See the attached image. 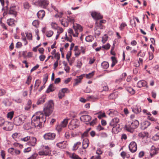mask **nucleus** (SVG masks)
I'll list each match as a JSON object with an SVG mask.
<instances>
[{
  "label": "nucleus",
  "instance_id": "obj_1",
  "mask_svg": "<svg viewBox=\"0 0 159 159\" xmlns=\"http://www.w3.org/2000/svg\"><path fill=\"white\" fill-rule=\"evenodd\" d=\"M54 103L53 101L50 100L47 102L44 105L43 108V111L45 115L43 113L40 114V123L45 122L46 121V116H49L52 112L54 108Z\"/></svg>",
  "mask_w": 159,
  "mask_h": 159
},
{
  "label": "nucleus",
  "instance_id": "obj_2",
  "mask_svg": "<svg viewBox=\"0 0 159 159\" xmlns=\"http://www.w3.org/2000/svg\"><path fill=\"white\" fill-rule=\"evenodd\" d=\"M139 124V121L135 120L131 122L130 124H129L126 125V129L127 131L132 133L134 129L136 128L138 126Z\"/></svg>",
  "mask_w": 159,
  "mask_h": 159
},
{
  "label": "nucleus",
  "instance_id": "obj_3",
  "mask_svg": "<svg viewBox=\"0 0 159 159\" xmlns=\"http://www.w3.org/2000/svg\"><path fill=\"white\" fill-rule=\"evenodd\" d=\"M26 119V116L23 115H20L14 118L13 123L16 126L20 125L24 123Z\"/></svg>",
  "mask_w": 159,
  "mask_h": 159
},
{
  "label": "nucleus",
  "instance_id": "obj_4",
  "mask_svg": "<svg viewBox=\"0 0 159 159\" xmlns=\"http://www.w3.org/2000/svg\"><path fill=\"white\" fill-rule=\"evenodd\" d=\"M42 150L40 151V155H50L51 150L48 146L43 145L41 146Z\"/></svg>",
  "mask_w": 159,
  "mask_h": 159
},
{
  "label": "nucleus",
  "instance_id": "obj_5",
  "mask_svg": "<svg viewBox=\"0 0 159 159\" xmlns=\"http://www.w3.org/2000/svg\"><path fill=\"white\" fill-rule=\"evenodd\" d=\"M68 119H65L60 124L57 125L56 129L58 132L60 131L63 128L65 127L66 126L68 123Z\"/></svg>",
  "mask_w": 159,
  "mask_h": 159
},
{
  "label": "nucleus",
  "instance_id": "obj_6",
  "mask_svg": "<svg viewBox=\"0 0 159 159\" xmlns=\"http://www.w3.org/2000/svg\"><path fill=\"white\" fill-rule=\"evenodd\" d=\"M79 126V122L75 120H73L69 124L68 127L70 129L73 130L78 128Z\"/></svg>",
  "mask_w": 159,
  "mask_h": 159
},
{
  "label": "nucleus",
  "instance_id": "obj_7",
  "mask_svg": "<svg viewBox=\"0 0 159 159\" xmlns=\"http://www.w3.org/2000/svg\"><path fill=\"white\" fill-rule=\"evenodd\" d=\"M32 124L34 125L35 127L39 126L40 117L38 116H33L32 120Z\"/></svg>",
  "mask_w": 159,
  "mask_h": 159
},
{
  "label": "nucleus",
  "instance_id": "obj_8",
  "mask_svg": "<svg viewBox=\"0 0 159 159\" xmlns=\"http://www.w3.org/2000/svg\"><path fill=\"white\" fill-rule=\"evenodd\" d=\"M7 12L8 14L11 15H13L16 17L17 13L16 6L14 5H11Z\"/></svg>",
  "mask_w": 159,
  "mask_h": 159
},
{
  "label": "nucleus",
  "instance_id": "obj_9",
  "mask_svg": "<svg viewBox=\"0 0 159 159\" xmlns=\"http://www.w3.org/2000/svg\"><path fill=\"white\" fill-rule=\"evenodd\" d=\"M91 117L88 115H83L81 116L80 119L81 121L85 123L86 124H88L89 122L91 119Z\"/></svg>",
  "mask_w": 159,
  "mask_h": 159
},
{
  "label": "nucleus",
  "instance_id": "obj_10",
  "mask_svg": "<svg viewBox=\"0 0 159 159\" xmlns=\"http://www.w3.org/2000/svg\"><path fill=\"white\" fill-rule=\"evenodd\" d=\"M129 148L131 152H135L137 149L136 143L134 142H131L129 146Z\"/></svg>",
  "mask_w": 159,
  "mask_h": 159
},
{
  "label": "nucleus",
  "instance_id": "obj_11",
  "mask_svg": "<svg viewBox=\"0 0 159 159\" xmlns=\"http://www.w3.org/2000/svg\"><path fill=\"white\" fill-rule=\"evenodd\" d=\"M56 134L54 133H48L45 134L43 136L46 140H53L55 137Z\"/></svg>",
  "mask_w": 159,
  "mask_h": 159
},
{
  "label": "nucleus",
  "instance_id": "obj_12",
  "mask_svg": "<svg viewBox=\"0 0 159 159\" xmlns=\"http://www.w3.org/2000/svg\"><path fill=\"white\" fill-rule=\"evenodd\" d=\"M5 126L3 129L6 131H10L13 129V124L11 122L6 121L5 123Z\"/></svg>",
  "mask_w": 159,
  "mask_h": 159
},
{
  "label": "nucleus",
  "instance_id": "obj_13",
  "mask_svg": "<svg viewBox=\"0 0 159 159\" xmlns=\"http://www.w3.org/2000/svg\"><path fill=\"white\" fill-rule=\"evenodd\" d=\"M73 27L75 33L78 34L79 32H81L83 30L81 26L77 23L73 24Z\"/></svg>",
  "mask_w": 159,
  "mask_h": 159
},
{
  "label": "nucleus",
  "instance_id": "obj_14",
  "mask_svg": "<svg viewBox=\"0 0 159 159\" xmlns=\"http://www.w3.org/2000/svg\"><path fill=\"white\" fill-rule=\"evenodd\" d=\"M159 150V148H156L154 146L151 147L150 150V155L151 157L153 156L154 155L157 154Z\"/></svg>",
  "mask_w": 159,
  "mask_h": 159
},
{
  "label": "nucleus",
  "instance_id": "obj_15",
  "mask_svg": "<svg viewBox=\"0 0 159 159\" xmlns=\"http://www.w3.org/2000/svg\"><path fill=\"white\" fill-rule=\"evenodd\" d=\"M91 15L92 17L96 20L98 19H100L102 18L103 16H102L100 13H99L96 12H93L91 14Z\"/></svg>",
  "mask_w": 159,
  "mask_h": 159
},
{
  "label": "nucleus",
  "instance_id": "obj_16",
  "mask_svg": "<svg viewBox=\"0 0 159 159\" xmlns=\"http://www.w3.org/2000/svg\"><path fill=\"white\" fill-rule=\"evenodd\" d=\"M107 113L110 116L113 117L117 115L118 113L117 111L114 110L110 109L107 111Z\"/></svg>",
  "mask_w": 159,
  "mask_h": 159
},
{
  "label": "nucleus",
  "instance_id": "obj_17",
  "mask_svg": "<svg viewBox=\"0 0 159 159\" xmlns=\"http://www.w3.org/2000/svg\"><path fill=\"white\" fill-rule=\"evenodd\" d=\"M89 142L88 139L86 138L84 139L83 141L82 148L83 149H86L89 145Z\"/></svg>",
  "mask_w": 159,
  "mask_h": 159
},
{
  "label": "nucleus",
  "instance_id": "obj_18",
  "mask_svg": "<svg viewBox=\"0 0 159 159\" xmlns=\"http://www.w3.org/2000/svg\"><path fill=\"white\" fill-rule=\"evenodd\" d=\"M85 75V74L81 75L79 77H78V78L75 79V82L74 84V86H76L79 84L81 82V80L83 78V76H84Z\"/></svg>",
  "mask_w": 159,
  "mask_h": 159
},
{
  "label": "nucleus",
  "instance_id": "obj_19",
  "mask_svg": "<svg viewBox=\"0 0 159 159\" xmlns=\"http://www.w3.org/2000/svg\"><path fill=\"white\" fill-rule=\"evenodd\" d=\"M49 4V2L47 0H40V7L46 8Z\"/></svg>",
  "mask_w": 159,
  "mask_h": 159
},
{
  "label": "nucleus",
  "instance_id": "obj_20",
  "mask_svg": "<svg viewBox=\"0 0 159 159\" xmlns=\"http://www.w3.org/2000/svg\"><path fill=\"white\" fill-rule=\"evenodd\" d=\"M15 20L12 18L8 19L7 20V23L10 26L13 27L15 25Z\"/></svg>",
  "mask_w": 159,
  "mask_h": 159
},
{
  "label": "nucleus",
  "instance_id": "obj_21",
  "mask_svg": "<svg viewBox=\"0 0 159 159\" xmlns=\"http://www.w3.org/2000/svg\"><path fill=\"white\" fill-rule=\"evenodd\" d=\"M132 110L134 112L138 113L141 111V110L140 106L136 105L132 108Z\"/></svg>",
  "mask_w": 159,
  "mask_h": 159
},
{
  "label": "nucleus",
  "instance_id": "obj_22",
  "mask_svg": "<svg viewBox=\"0 0 159 159\" xmlns=\"http://www.w3.org/2000/svg\"><path fill=\"white\" fill-rule=\"evenodd\" d=\"M146 82L143 80H140L138 82L137 84V87L141 88L143 86H145L147 85Z\"/></svg>",
  "mask_w": 159,
  "mask_h": 159
},
{
  "label": "nucleus",
  "instance_id": "obj_23",
  "mask_svg": "<svg viewBox=\"0 0 159 159\" xmlns=\"http://www.w3.org/2000/svg\"><path fill=\"white\" fill-rule=\"evenodd\" d=\"M119 120L118 118H115L113 119L110 123V125L111 126H115L119 122Z\"/></svg>",
  "mask_w": 159,
  "mask_h": 159
},
{
  "label": "nucleus",
  "instance_id": "obj_24",
  "mask_svg": "<svg viewBox=\"0 0 159 159\" xmlns=\"http://www.w3.org/2000/svg\"><path fill=\"white\" fill-rule=\"evenodd\" d=\"M67 21L68 22V24L69 23H71L74 24V23L75 21V17L72 16H67V19H66Z\"/></svg>",
  "mask_w": 159,
  "mask_h": 159
},
{
  "label": "nucleus",
  "instance_id": "obj_25",
  "mask_svg": "<svg viewBox=\"0 0 159 159\" xmlns=\"http://www.w3.org/2000/svg\"><path fill=\"white\" fill-rule=\"evenodd\" d=\"M148 133L146 132H143L139 133L138 134V136L142 139L145 136H148Z\"/></svg>",
  "mask_w": 159,
  "mask_h": 159
},
{
  "label": "nucleus",
  "instance_id": "obj_26",
  "mask_svg": "<svg viewBox=\"0 0 159 159\" xmlns=\"http://www.w3.org/2000/svg\"><path fill=\"white\" fill-rule=\"evenodd\" d=\"M60 21L61 25L64 27H67L69 24L67 20L66 19H63Z\"/></svg>",
  "mask_w": 159,
  "mask_h": 159
},
{
  "label": "nucleus",
  "instance_id": "obj_27",
  "mask_svg": "<svg viewBox=\"0 0 159 159\" xmlns=\"http://www.w3.org/2000/svg\"><path fill=\"white\" fill-rule=\"evenodd\" d=\"M55 90V88L53 84H50L47 90H46V92L47 93H49L51 92H52Z\"/></svg>",
  "mask_w": 159,
  "mask_h": 159
},
{
  "label": "nucleus",
  "instance_id": "obj_28",
  "mask_svg": "<svg viewBox=\"0 0 159 159\" xmlns=\"http://www.w3.org/2000/svg\"><path fill=\"white\" fill-rule=\"evenodd\" d=\"M68 32L70 34V35H72L74 37H76L78 36V34L75 32L74 33L73 30L71 29H69L68 30Z\"/></svg>",
  "mask_w": 159,
  "mask_h": 159
},
{
  "label": "nucleus",
  "instance_id": "obj_29",
  "mask_svg": "<svg viewBox=\"0 0 159 159\" xmlns=\"http://www.w3.org/2000/svg\"><path fill=\"white\" fill-rule=\"evenodd\" d=\"M36 142V138L32 137L30 139V144L32 146H34L35 145Z\"/></svg>",
  "mask_w": 159,
  "mask_h": 159
},
{
  "label": "nucleus",
  "instance_id": "obj_30",
  "mask_svg": "<svg viewBox=\"0 0 159 159\" xmlns=\"http://www.w3.org/2000/svg\"><path fill=\"white\" fill-rule=\"evenodd\" d=\"M64 142H61L57 144V147L61 148L64 149L66 148V145L65 144Z\"/></svg>",
  "mask_w": 159,
  "mask_h": 159
},
{
  "label": "nucleus",
  "instance_id": "obj_31",
  "mask_svg": "<svg viewBox=\"0 0 159 159\" xmlns=\"http://www.w3.org/2000/svg\"><path fill=\"white\" fill-rule=\"evenodd\" d=\"M95 28H97L98 29H102L103 26L101 23H100L99 21L98 20H96L95 23Z\"/></svg>",
  "mask_w": 159,
  "mask_h": 159
},
{
  "label": "nucleus",
  "instance_id": "obj_32",
  "mask_svg": "<svg viewBox=\"0 0 159 159\" xmlns=\"http://www.w3.org/2000/svg\"><path fill=\"white\" fill-rule=\"evenodd\" d=\"M126 90L132 95H133L135 93V91L131 87H127L126 88Z\"/></svg>",
  "mask_w": 159,
  "mask_h": 159
},
{
  "label": "nucleus",
  "instance_id": "obj_33",
  "mask_svg": "<svg viewBox=\"0 0 159 159\" xmlns=\"http://www.w3.org/2000/svg\"><path fill=\"white\" fill-rule=\"evenodd\" d=\"M94 38L93 37L92 35H88L85 38V40L87 42H90L92 41L93 40Z\"/></svg>",
  "mask_w": 159,
  "mask_h": 159
},
{
  "label": "nucleus",
  "instance_id": "obj_34",
  "mask_svg": "<svg viewBox=\"0 0 159 159\" xmlns=\"http://www.w3.org/2000/svg\"><path fill=\"white\" fill-rule=\"evenodd\" d=\"M112 60V63L111 66L112 67H113L115 64L117 63V61L116 60V58L114 57H111Z\"/></svg>",
  "mask_w": 159,
  "mask_h": 159
},
{
  "label": "nucleus",
  "instance_id": "obj_35",
  "mask_svg": "<svg viewBox=\"0 0 159 159\" xmlns=\"http://www.w3.org/2000/svg\"><path fill=\"white\" fill-rule=\"evenodd\" d=\"M101 66L103 69H107L109 67V65L107 62L104 61L102 63Z\"/></svg>",
  "mask_w": 159,
  "mask_h": 159
},
{
  "label": "nucleus",
  "instance_id": "obj_36",
  "mask_svg": "<svg viewBox=\"0 0 159 159\" xmlns=\"http://www.w3.org/2000/svg\"><path fill=\"white\" fill-rule=\"evenodd\" d=\"M31 102L30 100L28 101L26 106L25 107V109L26 110H28L31 107Z\"/></svg>",
  "mask_w": 159,
  "mask_h": 159
},
{
  "label": "nucleus",
  "instance_id": "obj_37",
  "mask_svg": "<svg viewBox=\"0 0 159 159\" xmlns=\"http://www.w3.org/2000/svg\"><path fill=\"white\" fill-rule=\"evenodd\" d=\"M31 128V124L30 123L25 124L24 126V129L26 130H29V129H30Z\"/></svg>",
  "mask_w": 159,
  "mask_h": 159
},
{
  "label": "nucleus",
  "instance_id": "obj_38",
  "mask_svg": "<svg viewBox=\"0 0 159 159\" xmlns=\"http://www.w3.org/2000/svg\"><path fill=\"white\" fill-rule=\"evenodd\" d=\"M46 95H43L40 98V104L43 103L46 100Z\"/></svg>",
  "mask_w": 159,
  "mask_h": 159
},
{
  "label": "nucleus",
  "instance_id": "obj_39",
  "mask_svg": "<svg viewBox=\"0 0 159 159\" xmlns=\"http://www.w3.org/2000/svg\"><path fill=\"white\" fill-rule=\"evenodd\" d=\"M98 98L97 97H95L93 96H90L87 98V100L88 101L91 100L94 101L95 100H97Z\"/></svg>",
  "mask_w": 159,
  "mask_h": 159
},
{
  "label": "nucleus",
  "instance_id": "obj_40",
  "mask_svg": "<svg viewBox=\"0 0 159 159\" xmlns=\"http://www.w3.org/2000/svg\"><path fill=\"white\" fill-rule=\"evenodd\" d=\"M14 112L13 111H12L8 113L7 115V116L8 118H10L11 120L13 116Z\"/></svg>",
  "mask_w": 159,
  "mask_h": 159
},
{
  "label": "nucleus",
  "instance_id": "obj_41",
  "mask_svg": "<svg viewBox=\"0 0 159 159\" xmlns=\"http://www.w3.org/2000/svg\"><path fill=\"white\" fill-rule=\"evenodd\" d=\"M100 29H98L97 28H95L94 29V33L95 35L99 36L100 34Z\"/></svg>",
  "mask_w": 159,
  "mask_h": 159
},
{
  "label": "nucleus",
  "instance_id": "obj_42",
  "mask_svg": "<svg viewBox=\"0 0 159 159\" xmlns=\"http://www.w3.org/2000/svg\"><path fill=\"white\" fill-rule=\"evenodd\" d=\"M32 25L36 28L39 27V21L37 20H34L32 23Z\"/></svg>",
  "mask_w": 159,
  "mask_h": 159
},
{
  "label": "nucleus",
  "instance_id": "obj_43",
  "mask_svg": "<svg viewBox=\"0 0 159 159\" xmlns=\"http://www.w3.org/2000/svg\"><path fill=\"white\" fill-rule=\"evenodd\" d=\"M151 123L148 121H146L143 122V124L145 126L144 127L143 129H145L147 128L150 125Z\"/></svg>",
  "mask_w": 159,
  "mask_h": 159
},
{
  "label": "nucleus",
  "instance_id": "obj_44",
  "mask_svg": "<svg viewBox=\"0 0 159 159\" xmlns=\"http://www.w3.org/2000/svg\"><path fill=\"white\" fill-rule=\"evenodd\" d=\"M72 37L71 35L70 34V35L69 37H68L67 35V34L66 33V39H65L67 41H69L70 42H71L72 41Z\"/></svg>",
  "mask_w": 159,
  "mask_h": 159
},
{
  "label": "nucleus",
  "instance_id": "obj_45",
  "mask_svg": "<svg viewBox=\"0 0 159 159\" xmlns=\"http://www.w3.org/2000/svg\"><path fill=\"white\" fill-rule=\"evenodd\" d=\"M94 71H92L91 73H89L88 74H86L85 75L86 77L88 79H89L92 77L94 75Z\"/></svg>",
  "mask_w": 159,
  "mask_h": 159
},
{
  "label": "nucleus",
  "instance_id": "obj_46",
  "mask_svg": "<svg viewBox=\"0 0 159 159\" xmlns=\"http://www.w3.org/2000/svg\"><path fill=\"white\" fill-rule=\"evenodd\" d=\"M45 15V12L43 10H40V19L42 20L44 17Z\"/></svg>",
  "mask_w": 159,
  "mask_h": 159
},
{
  "label": "nucleus",
  "instance_id": "obj_47",
  "mask_svg": "<svg viewBox=\"0 0 159 159\" xmlns=\"http://www.w3.org/2000/svg\"><path fill=\"white\" fill-rule=\"evenodd\" d=\"M53 32L51 30L48 31L46 33V35L48 37H51L53 34Z\"/></svg>",
  "mask_w": 159,
  "mask_h": 159
},
{
  "label": "nucleus",
  "instance_id": "obj_48",
  "mask_svg": "<svg viewBox=\"0 0 159 159\" xmlns=\"http://www.w3.org/2000/svg\"><path fill=\"white\" fill-rule=\"evenodd\" d=\"M48 75L47 74H46L44 75L43 78V82L45 84L48 80Z\"/></svg>",
  "mask_w": 159,
  "mask_h": 159
},
{
  "label": "nucleus",
  "instance_id": "obj_49",
  "mask_svg": "<svg viewBox=\"0 0 159 159\" xmlns=\"http://www.w3.org/2000/svg\"><path fill=\"white\" fill-rule=\"evenodd\" d=\"M23 6L25 9H29L30 7L29 4L27 2H25L23 3Z\"/></svg>",
  "mask_w": 159,
  "mask_h": 159
},
{
  "label": "nucleus",
  "instance_id": "obj_50",
  "mask_svg": "<svg viewBox=\"0 0 159 159\" xmlns=\"http://www.w3.org/2000/svg\"><path fill=\"white\" fill-rule=\"evenodd\" d=\"M21 35H22L21 39L24 42V45H26L28 44V42L26 41V38L25 36H23V35H24V34H21Z\"/></svg>",
  "mask_w": 159,
  "mask_h": 159
},
{
  "label": "nucleus",
  "instance_id": "obj_51",
  "mask_svg": "<svg viewBox=\"0 0 159 159\" xmlns=\"http://www.w3.org/2000/svg\"><path fill=\"white\" fill-rule=\"evenodd\" d=\"M33 3L35 5L37 6H40L39 0H33Z\"/></svg>",
  "mask_w": 159,
  "mask_h": 159
},
{
  "label": "nucleus",
  "instance_id": "obj_52",
  "mask_svg": "<svg viewBox=\"0 0 159 159\" xmlns=\"http://www.w3.org/2000/svg\"><path fill=\"white\" fill-rule=\"evenodd\" d=\"M30 136H27L25 138H21V140L22 141L27 142L30 139Z\"/></svg>",
  "mask_w": 159,
  "mask_h": 159
},
{
  "label": "nucleus",
  "instance_id": "obj_53",
  "mask_svg": "<svg viewBox=\"0 0 159 159\" xmlns=\"http://www.w3.org/2000/svg\"><path fill=\"white\" fill-rule=\"evenodd\" d=\"M39 46L40 44L36 47L33 48L32 50L35 52H36L38 50L40 52V48H39Z\"/></svg>",
  "mask_w": 159,
  "mask_h": 159
},
{
  "label": "nucleus",
  "instance_id": "obj_54",
  "mask_svg": "<svg viewBox=\"0 0 159 159\" xmlns=\"http://www.w3.org/2000/svg\"><path fill=\"white\" fill-rule=\"evenodd\" d=\"M40 85V83L39 80H37L36 81L34 85V88L35 89H37Z\"/></svg>",
  "mask_w": 159,
  "mask_h": 159
},
{
  "label": "nucleus",
  "instance_id": "obj_55",
  "mask_svg": "<svg viewBox=\"0 0 159 159\" xmlns=\"http://www.w3.org/2000/svg\"><path fill=\"white\" fill-rule=\"evenodd\" d=\"M127 26V25L125 23H122L121 24L120 27V29L121 30H122L125 27Z\"/></svg>",
  "mask_w": 159,
  "mask_h": 159
},
{
  "label": "nucleus",
  "instance_id": "obj_56",
  "mask_svg": "<svg viewBox=\"0 0 159 159\" xmlns=\"http://www.w3.org/2000/svg\"><path fill=\"white\" fill-rule=\"evenodd\" d=\"M95 61V59L94 57H90L89 63L90 64H92Z\"/></svg>",
  "mask_w": 159,
  "mask_h": 159
},
{
  "label": "nucleus",
  "instance_id": "obj_57",
  "mask_svg": "<svg viewBox=\"0 0 159 159\" xmlns=\"http://www.w3.org/2000/svg\"><path fill=\"white\" fill-rule=\"evenodd\" d=\"M90 130V129H87L85 131L84 133L82 134V137H84L87 136L88 135V133L89 131Z\"/></svg>",
  "mask_w": 159,
  "mask_h": 159
},
{
  "label": "nucleus",
  "instance_id": "obj_58",
  "mask_svg": "<svg viewBox=\"0 0 159 159\" xmlns=\"http://www.w3.org/2000/svg\"><path fill=\"white\" fill-rule=\"evenodd\" d=\"M71 52L69 51L66 55V58L68 61H70L69 59L71 56Z\"/></svg>",
  "mask_w": 159,
  "mask_h": 159
},
{
  "label": "nucleus",
  "instance_id": "obj_59",
  "mask_svg": "<svg viewBox=\"0 0 159 159\" xmlns=\"http://www.w3.org/2000/svg\"><path fill=\"white\" fill-rule=\"evenodd\" d=\"M14 148H9L8 150V152L12 155H14Z\"/></svg>",
  "mask_w": 159,
  "mask_h": 159
},
{
  "label": "nucleus",
  "instance_id": "obj_60",
  "mask_svg": "<svg viewBox=\"0 0 159 159\" xmlns=\"http://www.w3.org/2000/svg\"><path fill=\"white\" fill-rule=\"evenodd\" d=\"M32 79V77L30 76H29L27 78L26 84H29L31 82Z\"/></svg>",
  "mask_w": 159,
  "mask_h": 159
},
{
  "label": "nucleus",
  "instance_id": "obj_61",
  "mask_svg": "<svg viewBox=\"0 0 159 159\" xmlns=\"http://www.w3.org/2000/svg\"><path fill=\"white\" fill-rule=\"evenodd\" d=\"M6 93V91L3 89H0V96L4 95Z\"/></svg>",
  "mask_w": 159,
  "mask_h": 159
},
{
  "label": "nucleus",
  "instance_id": "obj_62",
  "mask_svg": "<svg viewBox=\"0 0 159 159\" xmlns=\"http://www.w3.org/2000/svg\"><path fill=\"white\" fill-rule=\"evenodd\" d=\"M4 119L3 118L0 117V126L2 125L5 123Z\"/></svg>",
  "mask_w": 159,
  "mask_h": 159
},
{
  "label": "nucleus",
  "instance_id": "obj_63",
  "mask_svg": "<svg viewBox=\"0 0 159 159\" xmlns=\"http://www.w3.org/2000/svg\"><path fill=\"white\" fill-rule=\"evenodd\" d=\"M37 156V154L36 153H34L30 157L28 158V159H35Z\"/></svg>",
  "mask_w": 159,
  "mask_h": 159
},
{
  "label": "nucleus",
  "instance_id": "obj_64",
  "mask_svg": "<svg viewBox=\"0 0 159 159\" xmlns=\"http://www.w3.org/2000/svg\"><path fill=\"white\" fill-rule=\"evenodd\" d=\"M37 156V154L36 153H34L30 157L28 158V159H35Z\"/></svg>",
  "mask_w": 159,
  "mask_h": 159
}]
</instances>
